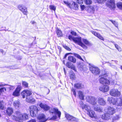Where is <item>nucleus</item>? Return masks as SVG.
<instances>
[{"label": "nucleus", "instance_id": "obj_1", "mask_svg": "<svg viewBox=\"0 0 122 122\" xmlns=\"http://www.w3.org/2000/svg\"><path fill=\"white\" fill-rule=\"evenodd\" d=\"M107 101L110 104L117 106V108L121 109L122 108V97L115 98L112 97H108Z\"/></svg>", "mask_w": 122, "mask_h": 122}, {"label": "nucleus", "instance_id": "obj_2", "mask_svg": "<svg viewBox=\"0 0 122 122\" xmlns=\"http://www.w3.org/2000/svg\"><path fill=\"white\" fill-rule=\"evenodd\" d=\"M15 114L16 116H12V118L13 120L19 122H23L28 119V116L26 114H22L20 112L17 111L15 112Z\"/></svg>", "mask_w": 122, "mask_h": 122}, {"label": "nucleus", "instance_id": "obj_3", "mask_svg": "<svg viewBox=\"0 0 122 122\" xmlns=\"http://www.w3.org/2000/svg\"><path fill=\"white\" fill-rule=\"evenodd\" d=\"M68 38L70 40H72L75 43H77L83 48H86V46L81 42V37L75 38L71 35H70L68 36Z\"/></svg>", "mask_w": 122, "mask_h": 122}, {"label": "nucleus", "instance_id": "obj_4", "mask_svg": "<svg viewBox=\"0 0 122 122\" xmlns=\"http://www.w3.org/2000/svg\"><path fill=\"white\" fill-rule=\"evenodd\" d=\"M108 76L105 73L102 74V76L100 77L99 82L104 85H109L110 84V81L107 79Z\"/></svg>", "mask_w": 122, "mask_h": 122}, {"label": "nucleus", "instance_id": "obj_5", "mask_svg": "<svg viewBox=\"0 0 122 122\" xmlns=\"http://www.w3.org/2000/svg\"><path fill=\"white\" fill-rule=\"evenodd\" d=\"M38 111V108L36 106H32L30 108V115L32 117L36 116Z\"/></svg>", "mask_w": 122, "mask_h": 122}, {"label": "nucleus", "instance_id": "obj_6", "mask_svg": "<svg viewBox=\"0 0 122 122\" xmlns=\"http://www.w3.org/2000/svg\"><path fill=\"white\" fill-rule=\"evenodd\" d=\"M87 114L91 117L95 118L97 121L98 122H102L101 119V118L98 116H97L93 111L91 110L88 112Z\"/></svg>", "mask_w": 122, "mask_h": 122}, {"label": "nucleus", "instance_id": "obj_7", "mask_svg": "<svg viewBox=\"0 0 122 122\" xmlns=\"http://www.w3.org/2000/svg\"><path fill=\"white\" fill-rule=\"evenodd\" d=\"M86 99L87 102L92 105H95L97 104V99L95 97L91 96H87Z\"/></svg>", "mask_w": 122, "mask_h": 122}, {"label": "nucleus", "instance_id": "obj_8", "mask_svg": "<svg viewBox=\"0 0 122 122\" xmlns=\"http://www.w3.org/2000/svg\"><path fill=\"white\" fill-rule=\"evenodd\" d=\"M64 3L68 7L71 9L75 10H77L78 8V6L77 4L75 2H73L71 5L67 1H64Z\"/></svg>", "mask_w": 122, "mask_h": 122}, {"label": "nucleus", "instance_id": "obj_9", "mask_svg": "<svg viewBox=\"0 0 122 122\" xmlns=\"http://www.w3.org/2000/svg\"><path fill=\"white\" fill-rule=\"evenodd\" d=\"M110 94L115 97H119L121 95V92L117 89H112L110 92Z\"/></svg>", "mask_w": 122, "mask_h": 122}, {"label": "nucleus", "instance_id": "obj_10", "mask_svg": "<svg viewBox=\"0 0 122 122\" xmlns=\"http://www.w3.org/2000/svg\"><path fill=\"white\" fill-rule=\"evenodd\" d=\"M90 70L92 73L95 75H98L100 73V70L97 67L94 66H91Z\"/></svg>", "mask_w": 122, "mask_h": 122}, {"label": "nucleus", "instance_id": "obj_11", "mask_svg": "<svg viewBox=\"0 0 122 122\" xmlns=\"http://www.w3.org/2000/svg\"><path fill=\"white\" fill-rule=\"evenodd\" d=\"M18 8L24 15H27L28 11L26 7L22 5H20L18 6Z\"/></svg>", "mask_w": 122, "mask_h": 122}, {"label": "nucleus", "instance_id": "obj_12", "mask_svg": "<svg viewBox=\"0 0 122 122\" xmlns=\"http://www.w3.org/2000/svg\"><path fill=\"white\" fill-rule=\"evenodd\" d=\"M105 112H107L112 115L115 112V109L110 107H108L106 108L105 109Z\"/></svg>", "mask_w": 122, "mask_h": 122}, {"label": "nucleus", "instance_id": "obj_13", "mask_svg": "<svg viewBox=\"0 0 122 122\" xmlns=\"http://www.w3.org/2000/svg\"><path fill=\"white\" fill-rule=\"evenodd\" d=\"M50 113L55 115L56 114H57L59 118H60L61 113L60 112L58 111L57 108H51L50 110Z\"/></svg>", "mask_w": 122, "mask_h": 122}, {"label": "nucleus", "instance_id": "obj_14", "mask_svg": "<svg viewBox=\"0 0 122 122\" xmlns=\"http://www.w3.org/2000/svg\"><path fill=\"white\" fill-rule=\"evenodd\" d=\"M21 94L22 97L24 98L25 97V96H26V98L29 97L28 96L31 95L32 93L31 91L30 90H25L21 92Z\"/></svg>", "mask_w": 122, "mask_h": 122}, {"label": "nucleus", "instance_id": "obj_15", "mask_svg": "<svg viewBox=\"0 0 122 122\" xmlns=\"http://www.w3.org/2000/svg\"><path fill=\"white\" fill-rule=\"evenodd\" d=\"M80 104L81 108L83 109H85L88 112L91 109L90 107L88 105L83 104V102L81 101L80 102Z\"/></svg>", "mask_w": 122, "mask_h": 122}, {"label": "nucleus", "instance_id": "obj_16", "mask_svg": "<svg viewBox=\"0 0 122 122\" xmlns=\"http://www.w3.org/2000/svg\"><path fill=\"white\" fill-rule=\"evenodd\" d=\"M37 119L39 120V122H45L47 119L45 115L43 114H40L38 117Z\"/></svg>", "mask_w": 122, "mask_h": 122}, {"label": "nucleus", "instance_id": "obj_17", "mask_svg": "<svg viewBox=\"0 0 122 122\" xmlns=\"http://www.w3.org/2000/svg\"><path fill=\"white\" fill-rule=\"evenodd\" d=\"M21 89V86H18L13 93V96L16 97L19 96L20 95V92Z\"/></svg>", "mask_w": 122, "mask_h": 122}, {"label": "nucleus", "instance_id": "obj_18", "mask_svg": "<svg viewBox=\"0 0 122 122\" xmlns=\"http://www.w3.org/2000/svg\"><path fill=\"white\" fill-rule=\"evenodd\" d=\"M111 115L107 112H105L102 116V119L104 120H108L111 117Z\"/></svg>", "mask_w": 122, "mask_h": 122}, {"label": "nucleus", "instance_id": "obj_19", "mask_svg": "<svg viewBox=\"0 0 122 122\" xmlns=\"http://www.w3.org/2000/svg\"><path fill=\"white\" fill-rule=\"evenodd\" d=\"M107 85H106V86H101L99 90L104 92H107L109 90V87Z\"/></svg>", "mask_w": 122, "mask_h": 122}, {"label": "nucleus", "instance_id": "obj_20", "mask_svg": "<svg viewBox=\"0 0 122 122\" xmlns=\"http://www.w3.org/2000/svg\"><path fill=\"white\" fill-rule=\"evenodd\" d=\"M65 117L68 120L71 121H77V118L68 114H66Z\"/></svg>", "mask_w": 122, "mask_h": 122}, {"label": "nucleus", "instance_id": "obj_21", "mask_svg": "<svg viewBox=\"0 0 122 122\" xmlns=\"http://www.w3.org/2000/svg\"><path fill=\"white\" fill-rule=\"evenodd\" d=\"M40 107L45 111H47L50 109V107L47 105L44 104L42 103L39 104Z\"/></svg>", "mask_w": 122, "mask_h": 122}, {"label": "nucleus", "instance_id": "obj_22", "mask_svg": "<svg viewBox=\"0 0 122 122\" xmlns=\"http://www.w3.org/2000/svg\"><path fill=\"white\" fill-rule=\"evenodd\" d=\"M97 101L98 104L101 106H104L106 103V101L104 99L101 97H99L98 98Z\"/></svg>", "mask_w": 122, "mask_h": 122}, {"label": "nucleus", "instance_id": "obj_23", "mask_svg": "<svg viewBox=\"0 0 122 122\" xmlns=\"http://www.w3.org/2000/svg\"><path fill=\"white\" fill-rule=\"evenodd\" d=\"M91 32L92 34L94 35L95 36L97 37L103 41L104 40V39L103 37H102L99 34L93 31H92Z\"/></svg>", "mask_w": 122, "mask_h": 122}, {"label": "nucleus", "instance_id": "obj_24", "mask_svg": "<svg viewBox=\"0 0 122 122\" xmlns=\"http://www.w3.org/2000/svg\"><path fill=\"white\" fill-rule=\"evenodd\" d=\"M13 109L11 107L8 108L6 110V112L8 116H10L13 112Z\"/></svg>", "mask_w": 122, "mask_h": 122}, {"label": "nucleus", "instance_id": "obj_25", "mask_svg": "<svg viewBox=\"0 0 122 122\" xmlns=\"http://www.w3.org/2000/svg\"><path fill=\"white\" fill-rule=\"evenodd\" d=\"M93 107L95 111L99 112H102V109L98 105L96 106H94Z\"/></svg>", "mask_w": 122, "mask_h": 122}, {"label": "nucleus", "instance_id": "obj_26", "mask_svg": "<svg viewBox=\"0 0 122 122\" xmlns=\"http://www.w3.org/2000/svg\"><path fill=\"white\" fill-rule=\"evenodd\" d=\"M78 94L79 97L80 99L82 100H84L85 96L84 93L80 91H78Z\"/></svg>", "mask_w": 122, "mask_h": 122}, {"label": "nucleus", "instance_id": "obj_27", "mask_svg": "<svg viewBox=\"0 0 122 122\" xmlns=\"http://www.w3.org/2000/svg\"><path fill=\"white\" fill-rule=\"evenodd\" d=\"M13 105L16 108H18L20 106V103L18 101H16L14 102Z\"/></svg>", "mask_w": 122, "mask_h": 122}, {"label": "nucleus", "instance_id": "obj_28", "mask_svg": "<svg viewBox=\"0 0 122 122\" xmlns=\"http://www.w3.org/2000/svg\"><path fill=\"white\" fill-rule=\"evenodd\" d=\"M26 101L30 103L33 104L35 103V99L32 97H28L26 98Z\"/></svg>", "mask_w": 122, "mask_h": 122}, {"label": "nucleus", "instance_id": "obj_29", "mask_svg": "<svg viewBox=\"0 0 122 122\" xmlns=\"http://www.w3.org/2000/svg\"><path fill=\"white\" fill-rule=\"evenodd\" d=\"M68 60L73 63H75L76 61V59L75 58L71 56H69L68 57Z\"/></svg>", "mask_w": 122, "mask_h": 122}, {"label": "nucleus", "instance_id": "obj_30", "mask_svg": "<svg viewBox=\"0 0 122 122\" xmlns=\"http://www.w3.org/2000/svg\"><path fill=\"white\" fill-rule=\"evenodd\" d=\"M75 87L77 89H81L83 87V86L81 83H77L74 85Z\"/></svg>", "mask_w": 122, "mask_h": 122}, {"label": "nucleus", "instance_id": "obj_31", "mask_svg": "<svg viewBox=\"0 0 122 122\" xmlns=\"http://www.w3.org/2000/svg\"><path fill=\"white\" fill-rule=\"evenodd\" d=\"M95 8H96V10H97V8L96 6H91L89 9L91 10V12L92 13H94L95 11Z\"/></svg>", "mask_w": 122, "mask_h": 122}, {"label": "nucleus", "instance_id": "obj_32", "mask_svg": "<svg viewBox=\"0 0 122 122\" xmlns=\"http://www.w3.org/2000/svg\"><path fill=\"white\" fill-rule=\"evenodd\" d=\"M82 41L87 46H91V44L87 40L84 39H82Z\"/></svg>", "mask_w": 122, "mask_h": 122}, {"label": "nucleus", "instance_id": "obj_33", "mask_svg": "<svg viewBox=\"0 0 122 122\" xmlns=\"http://www.w3.org/2000/svg\"><path fill=\"white\" fill-rule=\"evenodd\" d=\"M70 77L71 79L73 80L75 78L74 73L72 72H70Z\"/></svg>", "mask_w": 122, "mask_h": 122}, {"label": "nucleus", "instance_id": "obj_34", "mask_svg": "<svg viewBox=\"0 0 122 122\" xmlns=\"http://www.w3.org/2000/svg\"><path fill=\"white\" fill-rule=\"evenodd\" d=\"M117 7L120 10H122V3L118 2L117 4Z\"/></svg>", "mask_w": 122, "mask_h": 122}, {"label": "nucleus", "instance_id": "obj_35", "mask_svg": "<svg viewBox=\"0 0 122 122\" xmlns=\"http://www.w3.org/2000/svg\"><path fill=\"white\" fill-rule=\"evenodd\" d=\"M56 33L58 36H62L61 31L58 29H57Z\"/></svg>", "mask_w": 122, "mask_h": 122}, {"label": "nucleus", "instance_id": "obj_36", "mask_svg": "<svg viewBox=\"0 0 122 122\" xmlns=\"http://www.w3.org/2000/svg\"><path fill=\"white\" fill-rule=\"evenodd\" d=\"M4 103L3 101H0V109H3L4 107Z\"/></svg>", "mask_w": 122, "mask_h": 122}, {"label": "nucleus", "instance_id": "obj_37", "mask_svg": "<svg viewBox=\"0 0 122 122\" xmlns=\"http://www.w3.org/2000/svg\"><path fill=\"white\" fill-rule=\"evenodd\" d=\"M85 3L87 5L91 4L92 3V1L91 0H84Z\"/></svg>", "mask_w": 122, "mask_h": 122}, {"label": "nucleus", "instance_id": "obj_38", "mask_svg": "<svg viewBox=\"0 0 122 122\" xmlns=\"http://www.w3.org/2000/svg\"><path fill=\"white\" fill-rule=\"evenodd\" d=\"M22 85L24 87H27L28 86V84L26 82L23 81L22 82Z\"/></svg>", "mask_w": 122, "mask_h": 122}, {"label": "nucleus", "instance_id": "obj_39", "mask_svg": "<svg viewBox=\"0 0 122 122\" xmlns=\"http://www.w3.org/2000/svg\"><path fill=\"white\" fill-rule=\"evenodd\" d=\"M110 21L115 25V26L117 27L118 26V24L117 22L116 21L112 20H110Z\"/></svg>", "mask_w": 122, "mask_h": 122}, {"label": "nucleus", "instance_id": "obj_40", "mask_svg": "<svg viewBox=\"0 0 122 122\" xmlns=\"http://www.w3.org/2000/svg\"><path fill=\"white\" fill-rule=\"evenodd\" d=\"M116 48L119 51H121V49L120 47L118 46L117 44H114Z\"/></svg>", "mask_w": 122, "mask_h": 122}, {"label": "nucleus", "instance_id": "obj_41", "mask_svg": "<svg viewBox=\"0 0 122 122\" xmlns=\"http://www.w3.org/2000/svg\"><path fill=\"white\" fill-rule=\"evenodd\" d=\"M120 118V117L119 115H117L114 117L113 119V120H118Z\"/></svg>", "mask_w": 122, "mask_h": 122}, {"label": "nucleus", "instance_id": "obj_42", "mask_svg": "<svg viewBox=\"0 0 122 122\" xmlns=\"http://www.w3.org/2000/svg\"><path fill=\"white\" fill-rule=\"evenodd\" d=\"M66 65L67 67L69 68H70L73 65L72 64H71V63L69 62H68L66 64Z\"/></svg>", "mask_w": 122, "mask_h": 122}, {"label": "nucleus", "instance_id": "obj_43", "mask_svg": "<svg viewBox=\"0 0 122 122\" xmlns=\"http://www.w3.org/2000/svg\"><path fill=\"white\" fill-rule=\"evenodd\" d=\"M49 7L50 9L54 11H55L56 9V7L55 6L53 5H51Z\"/></svg>", "mask_w": 122, "mask_h": 122}, {"label": "nucleus", "instance_id": "obj_44", "mask_svg": "<svg viewBox=\"0 0 122 122\" xmlns=\"http://www.w3.org/2000/svg\"><path fill=\"white\" fill-rule=\"evenodd\" d=\"M75 56L78 58L82 60V61H83V59L80 55L77 54H75Z\"/></svg>", "mask_w": 122, "mask_h": 122}, {"label": "nucleus", "instance_id": "obj_45", "mask_svg": "<svg viewBox=\"0 0 122 122\" xmlns=\"http://www.w3.org/2000/svg\"><path fill=\"white\" fill-rule=\"evenodd\" d=\"M15 88V86H9L7 88H9L10 90H13Z\"/></svg>", "mask_w": 122, "mask_h": 122}, {"label": "nucleus", "instance_id": "obj_46", "mask_svg": "<svg viewBox=\"0 0 122 122\" xmlns=\"http://www.w3.org/2000/svg\"><path fill=\"white\" fill-rule=\"evenodd\" d=\"M83 0H77V2L81 4H82L83 3Z\"/></svg>", "mask_w": 122, "mask_h": 122}, {"label": "nucleus", "instance_id": "obj_47", "mask_svg": "<svg viewBox=\"0 0 122 122\" xmlns=\"http://www.w3.org/2000/svg\"><path fill=\"white\" fill-rule=\"evenodd\" d=\"M70 68L74 70L75 71H76L75 67L74 65H72Z\"/></svg>", "mask_w": 122, "mask_h": 122}, {"label": "nucleus", "instance_id": "obj_48", "mask_svg": "<svg viewBox=\"0 0 122 122\" xmlns=\"http://www.w3.org/2000/svg\"><path fill=\"white\" fill-rule=\"evenodd\" d=\"M71 91H72V92H73V94L74 95L75 97H76V95L75 91L74 90V89L73 88H72Z\"/></svg>", "mask_w": 122, "mask_h": 122}, {"label": "nucleus", "instance_id": "obj_49", "mask_svg": "<svg viewBox=\"0 0 122 122\" xmlns=\"http://www.w3.org/2000/svg\"><path fill=\"white\" fill-rule=\"evenodd\" d=\"M81 10H83L85 8V7L84 5H81Z\"/></svg>", "mask_w": 122, "mask_h": 122}, {"label": "nucleus", "instance_id": "obj_50", "mask_svg": "<svg viewBox=\"0 0 122 122\" xmlns=\"http://www.w3.org/2000/svg\"><path fill=\"white\" fill-rule=\"evenodd\" d=\"M57 118V116L56 115L53 116L51 118V119L52 120H55Z\"/></svg>", "mask_w": 122, "mask_h": 122}, {"label": "nucleus", "instance_id": "obj_51", "mask_svg": "<svg viewBox=\"0 0 122 122\" xmlns=\"http://www.w3.org/2000/svg\"><path fill=\"white\" fill-rule=\"evenodd\" d=\"M36 120L35 119H32L30 120L27 122H36Z\"/></svg>", "mask_w": 122, "mask_h": 122}, {"label": "nucleus", "instance_id": "obj_52", "mask_svg": "<svg viewBox=\"0 0 122 122\" xmlns=\"http://www.w3.org/2000/svg\"><path fill=\"white\" fill-rule=\"evenodd\" d=\"M65 48L68 50L69 51L71 50V49L68 47L65 46H64Z\"/></svg>", "mask_w": 122, "mask_h": 122}, {"label": "nucleus", "instance_id": "obj_53", "mask_svg": "<svg viewBox=\"0 0 122 122\" xmlns=\"http://www.w3.org/2000/svg\"><path fill=\"white\" fill-rule=\"evenodd\" d=\"M71 33L73 35H74L75 36H76V33L74 31L71 32Z\"/></svg>", "mask_w": 122, "mask_h": 122}, {"label": "nucleus", "instance_id": "obj_54", "mask_svg": "<svg viewBox=\"0 0 122 122\" xmlns=\"http://www.w3.org/2000/svg\"><path fill=\"white\" fill-rule=\"evenodd\" d=\"M7 84H0V87L2 86H5V85H7Z\"/></svg>", "mask_w": 122, "mask_h": 122}, {"label": "nucleus", "instance_id": "obj_55", "mask_svg": "<svg viewBox=\"0 0 122 122\" xmlns=\"http://www.w3.org/2000/svg\"><path fill=\"white\" fill-rule=\"evenodd\" d=\"M67 55H68V54H66V55H65V56L64 58H66V56H67Z\"/></svg>", "mask_w": 122, "mask_h": 122}, {"label": "nucleus", "instance_id": "obj_56", "mask_svg": "<svg viewBox=\"0 0 122 122\" xmlns=\"http://www.w3.org/2000/svg\"><path fill=\"white\" fill-rule=\"evenodd\" d=\"M63 70L64 71L65 73V74H66V71H65V68H63Z\"/></svg>", "mask_w": 122, "mask_h": 122}, {"label": "nucleus", "instance_id": "obj_57", "mask_svg": "<svg viewBox=\"0 0 122 122\" xmlns=\"http://www.w3.org/2000/svg\"><path fill=\"white\" fill-rule=\"evenodd\" d=\"M0 51L2 52L3 51L2 50H0Z\"/></svg>", "mask_w": 122, "mask_h": 122}, {"label": "nucleus", "instance_id": "obj_58", "mask_svg": "<svg viewBox=\"0 0 122 122\" xmlns=\"http://www.w3.org/2000/svg\"><path fill=\"white\" fill-rule=\"evenodd\" d=\"M121 69L122 70V66H121Z\"/></svg>", "mask_w": 122, "mask_h": 122}, {"label": "nucleus", "instance_id": "obj_59", "mask_svg": "<svg viewBox=\"0 0 122 122\" xmlns=\"http://www.w3.org/2000/svg\"><path fill=\"white\" fill-rule=\"evenodd\" d=\"M34 22L33 21V22H32V23H34Z\"/></svg>", "mask_w": 122, "mask_h": 122}, {"label": "nucleus", "instance_id": "obj_60", "mask_svg": "<svg viewBox=\"0 0 122 122\" xmlns=\"http://www.w3.org/2000/svg\"><path fill=\"white\" fill-rule=\"evenodd\" d=\"M1 117V115H0V117Z\"/></svg>", "mask_w": 122, "mask_h": 122}, {"label": "nucleus", "instance_id": "obj_61", "mask_svg": "<svg viewBox=\"0 0 122 122\" xmlns=\"http://www.w3.org/2000/svg\"><path fill=\"white\" fill-rule=\"evenodd\" d=\"M64 63V62H63Z\"/></svg>", "mask_w": 122, "mask_h": 122}, {"label": "nucleus", "instance_id": "obj_62", "mask_svg": "<svg viewBox=\"0 0 122 122\" xmlns=\"http://www.w3.org/2000/svg\"><path fill=\"white\" fill-rule=\"evenodd\" d=\"M59 47H58V48L59 49Z\"/></svg>", "mask_w": 122, "mask_h": 122}, {"label": "nucleus", "instance_id": "obj_63", "mask_svg": "<svg viewBox=\"0 0 122 122\" xmlns=\"http://www.w3.org/2000/svg\"><path fill=\"white\" fill-rule=\"evenodd\" d=\"M121 1H122V0H121Z\"/></svg>", "mask_w": 122, "mask_h": 122}]
</instances>
